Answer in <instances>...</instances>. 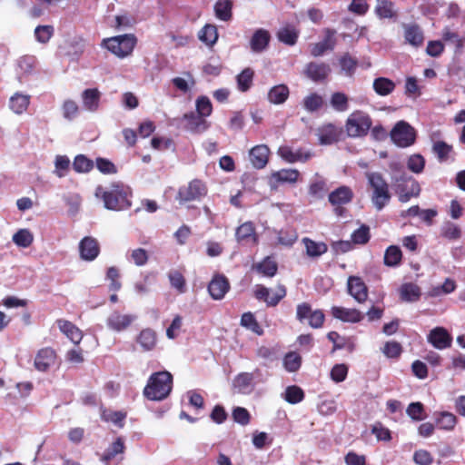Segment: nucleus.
<instances>
[{
	"mask_svg": "<svg viewBox=\"0 0 465 465\" xmlns=\"http://www.w3.org/2000/svg\"><path fill=\"white\" fill-rule=\"evenodd\" d=\"M129 188L120 183H114L108 189L98 186L95 196L103 200L104 207L108 210L121 211L131 206Z\"/></svg>",
	"mask_w": 465,
	"mask_h": 465,
	"instance_id": "nucleus-1",
	"label": "nucleus"
},
{
	"mask_svg": "<svg viewBox=\"0 0 465 465\" xmlns=\"http://www.w3.org/2000/svg\"><path fill=\"white\" fill-rule=\"evenodd\" d=\"M196 114L205 118L213 113V104L210 99L205 95H201L195 102Z\"/></svg>",
	"mask_w": 465,
	"mask_h": 465,
	"instance_id": "nucleus-55",
	"label": "nucleus"
},
{
	"mask_svg": "<svg viewBox=\"0 0 465 465\" xmlns=\"http://www.w3.org/2000/svg\"><path fill=\"white\" fill-rule=\"evenodd\" d=\"M79 252L81 259L92 262L100 253V245L98 241L92 236L84 237L79 242Z\"/></svg>",
	"mask_w": 465,
	"mask_h": 465,
	"instance_id": "nucleus-17",
	"label": "nucleus"
},
{
	"mask_svg": "<svg viewBox=\"0 0 465 465\" xmlns=\"http://www.w3.org/2000/svg\"><path fill=\"white\" fill-rule=\"evenodd\" d=\"M299 32L292 25L282 27L277 32V38L281 43L292 46L297 43Z\"/></svg>",
	"mask_w": 465,
	"mask_h": 465,
	"instance_id": "nucleus-40",
	"label": "nucleus"
},
{
	"mask_svg": "<svg viewBox=\"0 0 465 465\" xmlns=\"http://www.w3.org/2000/svg\"><path fill=\"white\" fill-rule=\"evenodd\" d=\"M253 76L254 72L252 68L243 69L236 77L238 89L242 93L247 92L252 84Z\"/></svg>",
	"mask_w": 465,
	"mask_h": 465,
	"instance_id": "nucleus-46",
	"label": "nucleus"
},
{
	"mask_svg": "<svg viewBox=\"0 0 465 465\" xmlns=\"http://www.w3.org/2000/svg\"><path fill=\"white\" fill-rule=\"evenodd\" d=\"M54 29L53 25H37L35 29V39L41 44H46L54 35Z\"/></svg>",
	"mask_w": 465,
	"mask_h": 465,
	"instance_id": "nucleus-61",
	"label": "nucleus"
},
{
	"mask_svg": "<svg viewBox=\"0 0 465 465\" xmlns=\"http://www.w3.org/2000/svg\"><path fill=\"white\" fill-rule=\"evenodd\" d=\"M372 88L380 96H387L392 94L396 88V84L387 77H377L373 80Z\"/></svg>",
	"mask_w": 465,
	"mask_h": 465,
	"instance_id": "nucleus-32",
	"label": "nucleus"
},
{
	"mask_svg": "<svg viewBox=\"0 0 465 465\" xmlns=\"http://www.w3.org/2000/svg\"><path fill=\"white\" fill-rule=\"evenodd\" d=\"M302 104L307 112L313 113L323 106L324 100L322 96L317 93H312L303 98Z\"/></svg>",
	"mask_w": 465,
	"mask_h": 465,
	"instance_id": "nucleus-48",
	"label": "nucleus"
},
{
	"mask_svg": "<svg viewBox=\"0 0 465 465\" xmlns=\"http://www.w3.org/2000/svg\"><path fill=\"white\" fill-rule=\"evenodd\" d=\"M168 279L172 288L175 289L179 293H184L186 292V280L180 271H170L168 272Z\"/></svg>",
	"mask_w": 465,
	"mask_h": 465,
	"instance_id": "nucleus-49",
	"label": "nucleus"
},
{
	"mask_svg": "<svg viewBox=\"0 0 465 465\" xmlns=\"http://www.w3.org/2000/svg\"><path fill=\"white\" fill-rule=\"evenodd\" d=\"M241 325L245 327L248 330H251L252 332H254L257 335H262L263 334V329L254 317V315L248 312H244L242 315L241 318Z\"/></svg>",
	"mask_w": 465,
	"mask_h": 465,
	"instance_id": "nucleus-50",
	"label": "nucleus"
},
{
	"mask_svg": "<svg viewBox=\"0 0 465 465\" xmlns=\"http://www.w3.org/2000/svg\"><path fill=\"white\" fill-rule=\"evenodd\" d=\"M296 320L302 323H307L312 329H321L324 325L325 314L321 309H312V306L303 302L296 306Z\"/></svg>",
	"mask_w": 465,
	"mask_h": 465,
	"instance_id": "nucleus-7",
	"label": "nucleus"
},
{
	"mask_svg": "<svg viewBox=\"0 0 465 465\" xmlns=\"http://www.w3.org/2000/svg\"><path fill=\"white\" fill-rule=\"evenodd\" d=\"M278 182L294 183L298 181L300 173L296 169H282L273 175Z\"/></svg>",
	"mask_w": 465,
	"mask_h": 465,
	"instance_id": "nucleus-59",
	"label": "nucleus"
},
{
	"mask_svg": "<svg viewBox=\"0 0 465 465\" xmlns=\"http://www.w3.org/2000/svg\"><path fill=\"white\" fill-rule=\"evenodd\" d=\"M428 341L436 349L444 350L450 347L452 337L443 327H436L430 331Z\"/></svg>",
	"mask_w": 465,
	"mask_h": 465,
	"instance_id": "nucleus-19",
	"label": "nucleus"
},
{
	"mask_svg": "<svg viewBox=\"0 0 465 465\" xmlns=\"http://www.w3.org/2000/svg\"><path fill=\"white\" fill-rule=\"evenodd\" d=\"M331 73V67L326 63L311 62L304 69V74L313 82L325 81Z\"/></svg>",
	"mask_w": 465,
	"mask_h": 465,
	"instance_id": "nucleus-18",
	"label": "nucleus"
},
{
	"mask_svg": "<svg viewBox=\"0 0 465 465\" xmlns=\"http://www.w3.org/2000/svg\"><path fill=\"white\" fill-rule=\"evenodd\" d=\"M374 13L380 19H391L397 16L394 3L391 0H377Z\"/></svg>",
	"mask_w": 465,
	"mask_h": 465,
	"instance_id": "nucleus-31",
	"label": "nucleus"
},
{
	"mask_svg": "<svg viewBox=\"0 0 465 465\" xmlns=\"http://www.w3.org/2000/svg\"><path fill=\"white\" fill-rule=\"evenodd\" d=\"M252 270H255L262 276L272 278L278 272V264L272 257L267 256L262 262L253 264Z\"/></svg>",
	"mask_w": 465,
	"mask_h": 465,
	"instance_id": "nucleus-29",
	"label": "nucleus"
},
{
	"mask_svg": "<svg viewBox=\"0 0 465 465\" xmlns=\"http://www.w3.org/2000/svg\"><path fill=\"white\" fill-rule=\"evenodd\" d=\"M56 324L59 330L74 343L78 344L83 339L82 331L73 322L64 320L58 319L56 320Z\"/></svg>",
	"mask_w": 465,
	"mask_h": 465,
	"instance_id": "nucleus-24",
	"label": "nucleus"
},
{
	"mask_svg": "<svg viewBox=\"0 0 465 465\" xmlns=\"http://www.w3.org/2000/svg\"><path fill=\"white\" fill-rule=\"evenodd\" d=\"M370 228L365 224H362L351 234V241L355 244H366L370 241Z\"/></svg>",
	"mask_w": 465,
	"mask_h": 465,
	"instance_id": "nucleus-62",
	"label": "nucleus"
},
{
	"mask_svg": "<svg viewBox=\"0 0 465 465\" xmlns=\"http://www.w3.org/2000/svg\"><path fill=\"white\" fill-rule=\"evenodd\" d=\"M73 168L76 173H88L94 168V162L84 154H78L74 159Z\"/></svg>",
	"mask_w": 465,
	"mask_h": 465,
	"instance_id": "nucleus-54",
	"label": "nucleus"
},
{
	"mask_svg": "<svg viewBox=\"0 0 465 465\" xmlns=\"http://www.w3.org/2000/svg\"><path fill=\"white\" fill-rule=\"evenodd\" d=\"M435 421L440 430L450 431L456 427L458 419L456 415L450 411H441L436 417Z\"/></svg>",
	"mask_w": 465,
	"mask_h": 465,
	"instance_id": "nucleus-37",
	"label": "nucleus"
},
{
	"mask_svg": "<svg viewBox=\"0 0 465 465\" xmlns=\"http://www.w3.org/2000/svg\"><path fill=\"white\" fill-rule=\"evenodd\" d=\"M432 153L436 155L440 163L449 161L451 155H454L453 146L444 141H436L432 144Z\"/></svg>",
	"mask_w": 465,
	"mask_h": 465,
	"instance_id": "nucleus-34",
	"label": "nucleus"
},
{
	"mask_svg": "<svg viewBox=\"0 0 465 465\" xmlns=\"http://www.w3.org/2000/svg\"><path fill=\"white\" fill-rule=\"evenodd\" d=\"M339 64L341 70L345 73L347 76H352L357 68L358 61L356 58H353L349 53H345L339 59Z\"/></svg>",
	"mask_w": 465,
	"mask_h": 465,
	"instance_id": "nucleus-51",
	"label": "nucleus"
},
{
	"mask_svg": "<svg viewBox=\"0 0 465 465\" xmlns=\"http://www.w3.org/2000/svg\"><path fill=\"white\" fill-rule=\"evenodd\" d=\"M392 142L399 147H409L415 143L416 132L405 121L398 122L390 133Z\"/></svg>",
	"mask_w": 465,
	"mask_h": 465,
	"instance_id": "nucleus-10",
	"label": "nucleus"
},
{
	"mask_svg": "<svg viewBox=\"0 0 465 465\" xmlns=\"http://www.w3.org/2000/svg\"><path fill=\"white\" fill-rule=\"evenodd\" d=\"M402 252L399 246H389L384 253V264L389 267L398 266L401 262Z\"/></svg>",
	"mask_w": 465,
	"mask_h": 465,
	"instance_id": "nucleus-45",
	"label": "nucleus"
},
{
	"mask_svg": "<svg viewBox=\"0 0 465 465\" xmlns=\"http://www.w3.org/2000/svg\"><path fill=\"white\" fill-rule=\"evenodd\" d=\"M372 125L371 116L361 110L352 112L345 123V130L348 136L356 138L367 135Z\"/></svg>",
	"mask_w": 465,
	"mask_h": 465,
	"instance_id": "nucleus-6",
	"label": "nucleus"
},
{
	"mask_svg": "<svg viewBox=\"0 0 465 465\" xmlns=\"http://www.w3.org/2000/svg\"><path fill=\"white\" fill-rule=\"evenodd\" d=\"M56 361V352L51 347H45L38 351L35 358V367L39 371H46L51 366L54 365Z\"/></svg>",
	"mask_w": 465,
	"mask_h": 465,
	"instance_id": "nucleus-20",
	"label": "nucleus"
},
{
	"mask_svg": "<svg viewBox=\"0 0 465 465\" xmlns=\"http://www.w3.org/2000/svg\"><path fill=\"white\" fill-rule=\"evenodd\" d=\"M231 288L227 277L221 273H215L208 284V292L213 300H222Z\"/></svg>",
	"mask_w": 465,
	"mask_h": 465,
	"instance_id": "nucleus-14",
	"label": "nucleus"
},
{
	"mask_svg": "<svg viewBox=\"0 0 465 465\" xmlns=\"http://www.w3.org/2000/svg\"><path fill=\"white\" fill-rule=\"evenodd\" d=\"M136 319L134 314H124L119 311H114L106 320L107 327L114 331L120 332L126 330Z\"/></svg>",
	"mask_w": 465,
	"mask_h": 465,
	"instance_id": "nucleus-15",
	"label": "nucleus"
},
{
	"mask_svg": "<svg viewBox=\"0 0 465 465\" xmlns=\"http://www.w3.org/2000/svg\"><path fill=\"white\" fill-rule=\"evenodd\" d=\"M331 105L338 112H344L349 107L348 96L341 92H335L331 96Z\"/></svg>",
	"mask_w": 465,
	"mask_h": 465,
	"instance_id": "nucleus-57",
	"label": "nucleus"
},
{
	"mask_svg": "<svg viewBox=\"0 0 465 465\" xmlns=\"http://www.w3.org/2000/svg\"><path fill=\"white\" fill-rule=\"evenodd\" d=\"M286 294L287 289L282 284L277 285L276 292L272 296H270L269 289L262 284L256 285L254 290V297L264 302L268 307L277 306Z\"/></svg>",
	"mask_w": 465,
	"mask_h": 465,
	"instance_id": "nucleus-11",
	"label": "nucleus"
},
{
	"mask_svg": "<svg viewBox=\"0 0 465 465\" xmlns=\"http://www.w3.org/2000/svg\"><path fill=\"white\" fill-rule=\"evenodd\" d=\"M290 90L286 84H281L272 87L268 92V100L274 104H283L289 97Z\"/></svg>",
	"mask_w": 465,
	"mask_h": 465,
	"instance_id": "nucleus-35",
	"label": "nucleus"
},
{
	"mask_svg": "<svg viewBox=\"0 0 465 465\" xmlns=\"http://www.w3.org/2000/svg\"><path fill=\"white\" fill-rule=\"evenodd\" d=\"M406 412L414 420H422L426 418L424 406L420 401L410 403Z\"/></svg>",
	"mask_w": 465,
	"mask_h": 465,
	"instance_id": "nucleus-63",
	"label": "nucleus"
},
{
	"mask_svg": "<svg viewBox=\"0 0 465 465\" xmlns=\"http://www.w3.org/2000/svg\"><path fill=\"white\" fill-rule=\"evenodd\" d=\"M400 294L402 301L412 302L420 299L421 292L418 285L409 282L401 285Z\"/></svg>",
	"mask_w": 465,
	"mask_h": 465,
	"instance_id": "nucleus-43",
	"label": "nucleus"
},
{
	"mask_svg": "<svg viewBox=\"0 0 465 465\" xmlns=\"http://www.w3.org/2000/svg\"><path fill=\"white\" fill-rule=\"evenodd\" d=\"M253 380L254 377L252 373L241 372L233 379L232 386L237 392L245 394L252 391Z\"/></svg>",
	"mask_w": 465,
	"mask_h": 465,
	"instance_id": "nucleus-28",
	"label": "nucleus"
},
{
	"mask_svg": "<svg viewBox=\"0 0 465 465\" xmlns=\"http://www.w3.org/2000/svg\"><path fill=\"white\" fill-rule=\"evenodd\" d=\"M250 161L256 169H262L266 166L270 156V148L266 144H258L249 152Z\"/></svg>",
	"mask_w": 465,
	"mask_h": 465,
	"instance_id": "nucleus-22",
	"label": "nucleus"
},
{
	"mask_svg": "<svg viewBox=\"0 0 465 465\" xmlns=\"http://www.w3.org/2000/svg\"><path fill=\"white\" fill-rule=\"evenodd\" d=\"M368 192L371 203L377 211H381L391 199L390 185L381 173H366Z\"/></svg>",
	"mask_w": 465,
	"mask_h": 465,
	"instance_id": "nucleus-3",
	"label": "nucleus"
},
{
	"mask_svg": "<svg viewBox=\"0 0 465 465\" xmlns=\"http://www.w3.org/2000/svg\"><path fill=\"white\" fill-rule=\"evenodd\" d=\"M232 2L231 0H218L214 5V13L218 19L230 21L232 17Z\"/></svg>",
	"mask_w": 465,
	"mask_h": 465,
	"instance_id": "nucleus-42",
	"label": "nucleus"
},
{
	"mask_svg": "<svg viewBox=\"0 0 465 465\" xmlns=\"http://www.w3.org/2000/svg\"><path fill=\"white\" fill-rule=\"evenodd\" d=\"M30 104V95L15 93L9 99V107L16 114L25 113Z\"/></svg>",
	"mask_w": 465,
	"mask_h": 465,
	"instance_id": "nucleus-33",
	"label": "nucleus"
},
{
	"mask_svg": "<svg viewBox=\"0 0 465 465\" xmlns=\"http://www.w3.org/2000/svg\"><path fill=\"white\" fill-rule=\"evenodd\" d=\"M354 197L352 189L347 185H341L329 193L328 201L333 207L337 216H343L346 209L344 205L351 203Z\"/></svg>",
	"mask_w": 465,
	"mask_h": 465,
	"instance_id": "nucleus-9",
	"label": "nucleus"
},
{
	"mask_svg": "<svg viewBox=\"0 0 465 465\" xmlns=\"http://www.w3.org/2000/svg\"><path fill=\"white\" fill-rule=\"evenodd\" d=\"M136 43L137 38L134 35L126 34L104 39L102 46L117 57L124 58L133 53Z\"/></svg>",
	"mask_w": 465,
	"mask_h": 465,
	"instance_id": "nucleus-5",
	"label": "nucleus"
},
{
	"mask_svg": "<svg viewBox=\"0 0 465 465\" xmlns=\"http://www.w3.org/2000/svg\"><path fill=\"white\" fill-rule=\"evenodd\" d=\"M440 236L449 241H457L461 237V230L454 223L447 221L440 228Z\"/></svg>",
	"mask_w": 465,
	"mask_h": 465,
	"instance_id": "nucleus-47",
	"label": "nucleus"
},
{
	"mask_svg": "<svg viewBox=\"0 0 465 465\" xmlns=\"http://www.w3.org/2000/svg\"><path fill=\"white\" fill-rule=\"evenodd\" d=\"M173 389V375L167 371L153 373L143 388V396L153 401L166 399Z\"/></svg>",
	"mask_w": 465,
	"mask_h": 465,
	"instance_id": "nucleus-2",
	"label": "nucleus"
},
{
	"mask_svg": "<svg viewBox=\"0 0 465 465\" xmlns=\"http://www.w3.org/2000/svg\"><path fill=\"white\" fill-rule=\"evenodd\" d=\"M61 0H34V4L30 9V15L34 18L44 15L51 6L58 4Z\"/></svg>",
	"mask_w": 465,
	"mask_h": 465,
	"instance_id": "nucleus-44",
	"label": "nucleus"
},
{
	"mask_svg": "<svg viewBox=\"0 0 465 465\" xmlns=\"http://www.w3.org/2000/svg\"><path fill=\"white\" fill-rule=\"evenodd\" d=\"M285 401L291 404L301 402L304 399V392L302 388L296 385L288 386L285 390Z\"/></svg>",
	"mask_w": 465,
	"mask_h": 465,
	"instance_id": "nucleus-58",
	"label": "nucleus"
},
{
	"mask_svg": "<svg viewBox=\"0 0 465 465\" xmlns=\"http://www.w3.org/2000/svg\"><path fill=\"white\" fill-rule=\"evenodd\" d=\"M200 41L208 46H213L218 40L217 27L212 24H206L198 33Z\"/></svg>",
	"mask_w": 465,
	"mask_h": 465,
	"instance_id": "nucleus-39",
	"label": "nucleus"
},
{
	"mask_svg": "<svg viewBox=\"0 0 465 465\" xmlns=\"http://www.w3.org/2000/svg\"><path fill=\"white\" fill-rule=\"evenodd\" d=\"M425 159L420 153L411 154L407 160L408 169L414 173H421L425 168Z\"/></svg>",
	"mask_w": 465,
	"mask_h": 465,
	"instance_id": "nucleus-60",
	"label": "nucleus"
},
{
	"mask_svg": "<svg viewBox=\"0 0 465 465\" xmlns=\"http://www.w3.org/2000/svg\"><path fill=\"white\" fill-rule=\"evenodd\" d=\"M125 446L124 441L122 438H117L110 447L104 452L101 460L106 465H109L110 461L114 459L117 454L124 452Z\"/></svg>",
	"mask_w": 465,
	"mask_h": 465,
	"instance_id": "nucleus-41",
	"label": "nucleus"
},
{
	"mask_svg": "<svg viewBox=\"0 0 465 465\" xmlns=\"http://www.w3.org/2000/svg\"><path fill=\"white\" fill-rule=\"evenodd\" d=\"M100 96L98 89H85L82 94L84 106L89 111H96L99 107Z\"/></svg>",
	"mask_w": 465,
	"mask_h": 465,
	"instance_id": "nucleus-36",
	"label": "nucleus"
},
{
	"mask_svg": "<svg viewBox=\"0 0 465 465\" xmlns=\"http://www.w3.org/2000/svg\"><path fill=\"white\" fill-rule=\"evenodd\" d=\"M302 365V357L295 351L288 352L283 358V366L289 372L297 371Z\"/></svg>",
	"mask_w": 465,
	"mask_h": 465,
	"instance_id": "nucleus-52",
	"label": "nucleus"
},
{
	"mask_svg": "<svg viewBox=\"0 0 465 465\" xmlns=\"http://www.w3.org/2000/svg\"><path fill=\"white\" fill-rule=\"evenodd\" d=\"M348 293L359 303H363L369 296V289L359 276H349L347 280Z\"/></svg>",
	"mask_w": 465,
	"mask_h": 465,
	"instance_id": "nucleus-13",
	"label": "nucleus"
},
{
	"mask_svg": "<svg viewBox=\"0 0 465 465\" xmlns=\"http://www.w3.org/2000/svg\"><path fill=\"white\" fill-rule=\"evenodd\" d=\"M207 193L206 183L200 179H193L187 185L179 188L176 200L180 203L200 201Z\"/></svg>",
	"mask_w": 465,
	"mask_h": 465,
	"instance_id": "nucleus-8",
	"label": "nucleus"
},
{
	"mask_svg": "<svg viewBox=\"0 0 465 465\" xmlns=\"http://www.w3.org/2000/svg\"><path fill=\"white\" fill-rule=\"evenodd\" d=\"M278 153L282 159L285 162L293 163L297 162L305 163L312 157V153L302 148L296 150L290 146H281L278 150Z\"/></svg>",
	"mask_w": 465,
	"mask_h": 465,
	"instance_id": "nucleus-16",
	"label": "nucleus"
},
{
	"mask_svg": "<svg viewBox=\"0 0 465 465\" xmlns=\"http://www.w3.org/2000/svg\"><path fill=\"white\" fill-rule=\"evenodd\" d=\"M271 35L265 29H258L252 35L250 45L251 49L255 53H261L264 51L269 45Z\"/></svg>",
	"mask_w": 465,
	"mask_h": 465,
	"instance_id": "nucleus-27",
	"label": "nucleus"
},
{
	"mask_svg": "<svg viewBox=\"0 0 465 465\" xmlns=\"http://www.w3.org/2000/svg\"><path fill=\"white\" fill-rule=\"evenodd\" d=\"M106 278L111 282L109 285L110 291L115 292L121 289L122 283L119 281L120 273L116 267L112 266L107 269Z\"/></svg>",
	"mask_w": 465,
	"mask_h": 465,
	"instance_id": "nucleus-64",
	"label": "nucleus"
},
{
	"mask_svg": "<svg viewBox=\"0 0 465 465\" xmlns=\"http://www.w3.org/2000/svg\"><path fill=\"white\" fill-rule=\"evenodd\" d=\"M302 242L306 249V254L309 257H319L328 251L326 243L315 242L308 237H304Z\"/></svg>",
	"mask_w": 465,
	"mask_h": 465,
	"instance_id": "nucleus-38",
	"label": "nucleus"
},
{
	"mask_svg": "<svg viewBox=\"0 0 465 465\" xmlns=\"http://www.w3.org/2000/svg\"><path fill=\"white\" fill-rule=\"evenodd\" d=\"M331 313L333 318L343 322H360L363 319L362 313L357 309H348L341 306H332Z\"/></svg>",
	"mask_w": 465,
	"mask_h": 465,
	"instance_id": "nucleus-21",
	"label": "nucleus"
},
{
	"mask_svg": "<svg viewBox=\"0 0 465 465\" xmlns=\"http://www.w3.org/2000/svg\"><path fill=\"white\" fill-rule=\"evenodd\" d=\"M317 136L321 145H331L343 138V129L334 124H324L317 129Z\"/></svg>",
	"mask_w": 465,
	"mask_h": 465,
	"instance_id": "nucleus-12",
	"label": "nucleus"
},
{
	"mask_svg": "<svg viewBox=\"0 0 465 465\" xmlns=\"http://www.w3.org/2000/svg\"><path fill=\"white\" fill-rule=\"evenodd\" d=\"M33 241L34 236L27 229H20L13 235V242L19 247L27 248Z\"/></svg>",
	"mask_w": 465,
	"mask_h": 465,
	"instance_id": "nucleus-53",
	"label": "nucleus"
},
{
	"mask_svg": "<svg viewBox=\"0 0 465 465\" xmlns=\"http://www.w3.org/2000/svg\"><path fill=\"white\" fill-rule=\"evenodd\" d=\"M183 119L186 121V128L193 133H203L209 127L205 118L194 112L184 114Z\"/></svg>",
	"mask_w": 465,
	"mask_h": 465,
	"instance_id": "nucleus-26",
	"label": "nucleus"
},
{
	"mask_svg": "<svg viewBox=\"0 0 465 465\" xmlns=\"http://www.w3.org/2000/svg\"><path fill=\"white\" fill-rule=\"evenodd\" d=\"M136 342L140 345L143 351H153L157 344L156 332L150 328L143 329L136 337Z\"/></svg>",
	"mask_w": 465,
	"mask_h": 465,
	"instance_id": "nucleus-25",
	"label": "nucleus"
},
{
	"mask_svg": "<svg viewBox=\"0 0 465 465\" xmlns=\"http://www.w3.org/2000/svg\"><path fill=\"white\" fill-rule=\"evenodd\" d=\"M405 41L414 47H419L423 44L424 35L420 26L418 24H403Z\"/></svg>",
	"mask_w": 465,
	"mask_h": 465,
	"instance_id": "nucleus-23",
	"label": "nucleus"
},
{
	"mask_svg": "<svg viewBox=\"0 0 465 465\" xmlns=\"http://www.w3.org/2000/svg\"><path fill=\"white\" fill-rule=\"evenodd\" d=\"M442 39L446 42H451L458 52H460L465 46V38L460 37L457 33L452 32L448 27L443 29Z\"/></svg>",
	"mask_w": 465,
	"mask_h": 465,
	"instance_id": "nucleus-56",
	"label": "nucleus"
},
{
	"mask_svg": "<svg viewBox=\"0 0 465 465\" xmlns=\"http://www.w3.org/2000/svg\"><path fill=\"white\" fill-rule=\"evenodd\" d=\"M395 193L399 202L408 203L411 198L420 196L421 188L419 182L411 175L402 173L392 178Z\"/></svg>",
	"mask_w": 465,
	"mask_h": 465,
	"instance_id": "nucleus-4",
	"label": "nucleus"
},
{
	"mask_svg": "<svg viewBox=\"0 0 465 465\" xmlns=\"http://www.w3.org/2000/svg\"><path fill=\"white\" fill-rule=\"evenodd\" d=\"M235 237L238 242H252L256 243L257 236L253 223L252 222H245L241 224L236 229Z\"/></svg>",
	"mask_w": 465,
	"mask_h": 465,
	"instance_id": "nucleus-30",
	"label": "nucleus"
}]
</instances>
